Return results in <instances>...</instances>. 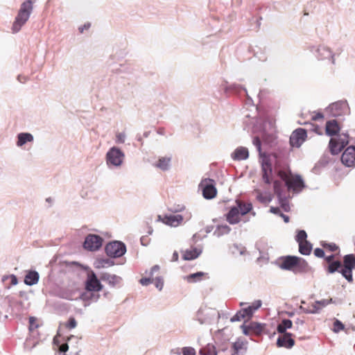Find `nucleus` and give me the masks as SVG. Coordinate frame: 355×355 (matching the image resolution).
Listing matches in <instances>:
<instances>
[{"mask_svg":"<svg viewBox=\"0 0 355 355\" xmlns=\"http://www.w3.org/2000/svg\"><path fill=\"white\" fill-rule=\"evenodd\" d=\"M36 0H26L21 4L20 8L12 26V31L13 33H18L28 20L33 10V3Z\"/></svg>","mask_w":355,"mask_h":355,"instance_id":"1","label":"nucleus"},{"mask_svg":"<svg viewBox=\"0 0 355 355\" xmlns=\"http://www.w3.org/2000/svg\"><path fill=\"white\" fill-rule=\"evenodd\" d=\"M291 170L288 172H279V177L284 182L285 186L288 191H293L295 193H299L305 187V183L300 175L296 174L293 178Z\"/></svg>","mask_w":355,"mask_h":355,"instance_id":"2","label":"nucleus"},{"mask_svg":"<svg viewBox=\"0 0 355 355\" xmlns=\"http://www.w3.org/2000/svg\"><path fill=\"white\" fill-rule=\"evenodd\" d=\"M126 245L121 241H112L106 244L105 252L107 257L112 259L119 258L126 252Z\"/></svg>","mask_w":355,"mask_h":355,"instance_id":"3","label":"nucleus"},{"mask_svg":"<svg viewBox=\"0 0 355 355\" xmlns=\"http://www.w3.org/2000/svg\"><path fill=\"white\" fill-rule=\"evenodd\" d=\"M125 158L124 153L116 146L110 148L105 155L106 164L108 167L121 166Z\"/></svg>","mask_w":355,"mask_h":355,"instance_id":"4","label":"nucleus"},{"mask_svg":"<svg viewBox=\"0 0 355 355\" xmlns=\"http://www.w3.org/2000/svg\"><path fill=\"white\" fill-rule=\"evenodd\" d=\"M340 273L349 283L353 282L352 271L355 268V255L348 254L344 256Z\"/></svg>","mask_w":355,"mask_h":355,"instance_id":"5","label":"nucleus"},{"mask_svg":"<svg viewBox=\"0 0 355 355\" xmlns=\"http://www.w3.org/2000/svg\"><path fill=\"white\" fill-rule=\"evenodd\" d=\"M326 112L330 116L336 117L349 114V107L346 100L338 101L331 103L327 108Z\"/></svg>","mask_w":355,"mask_h":355,"instance_id":"6","label":"nucleus"},{"mask_svg":"<svg viewBox=\"0 0 355 355\" xmlns=\"http://www.w3.org/2000/svg\"><path fill=\"white\" fill-rule=\"evenodd\" d=\"M348 143V132L342 133L338 136V139L331 138L329 143L330 153L334 155H338Z\"/></svg>","mask_w":355,"mask_h":355,"instance_id":"7","label":"nucleus"},{"mask_svg":"<svg viewBox=\"0 0 355 355\" xmlns=\"http://www.w3.org/2000/svg\"><path fill=\"white\" fill-rule=\"evenodd\" d=\"M103 239L98 234H89L83 242V248L90 252L98 250L103 245Z\"/></svg>","mask_w":355,"mask_h":355,"instance_id":"8","label":"nucleus"},{"mask_svg":"<svg viewBox=\"0 0 355 355\" xmlns=\"http://www.w3.org/2000/svg\"><path fill=\"white\" fill-rule=\"evenodd\" d=\"M100 277L98 278L96 274L91 270L88 272L85 282V289L87 291L99 292L103 290V285L101 282Z\"/></svg>","mask_w":355,"mask_h":355,"instance_id":"9","label":"nucleus"},{"mask_svg":"<svg viewBox=\"0 0 355 355\" xmlns=\"http://www.w3.org/2000/svg\"><path fill=\"white\" fill-rule=\"evenodd\" d=\"M310 51L319 60L331 59V63L335 64L334 54L331 49L324 45L312 46Z\"/></svg>","mask_w":355,"mask_h":355,"instance_id":"10","label":"nucleus"},{"mask_svg":"<svg viewBox=\"0 0 355 355\" xmlns=\"http://www.w3.org/2000/svg\"><path fill=\"white\" fill-rule=\"evenodd\" d=\"M199 187L202 189V196L205 199H212L217 194V190L215 187V182L210 178L202 180Z\"/></svg>","mask_w":355,"mask_h":355,"instance_id":"11","label":"nucleus"},{"mask_svg":"<svg viewBox=\"0 0 355 355\" xmlns=\"http://www.w3.org/2000/svg\"><path fill=\"white\" fill-rule=\"evenodd\" d=\"M307 138V132L305 129L298 128L290 136L289 143L292 147L300 148Z\"/></svg>","mask_w":355,"mask_h":355,"instance_id":"12","label":"nucleus"},{"mask_svg":"<svg viewBox=\"0 0 355 355\" xmlns=\"http://www.w3.org/2000/svg\"><path fill=\"white\" fill-rule=\"evenodd\" d=\"M261 172L263 182L267 184H270L271 183L270 177L272 173V166L269 157L266 155L262 157Z\"/></svg>","mask_w":355,"mask_h":355,"instance_id":"13","label":"nucleus"},{"mask_svg":"<svg viewBox=\"0 0 355 355\" xmlns=\"http://www.w3.org/2000/svg\"><path fill=\"white\" fill-rule=\"evenodd\" d=\"M342 163L347 167L355 166V146H348L341 156Z\"/></svg>","mask_w":355,"mask_h":355,"instance_id":"14","label":"nucleus"},{"mask_svg":"<svg viewBox=\"0 0 355 355\" xmlns=\"http://www.w3.org/2000/svg\"><path fill=\"white\" fill-rule=\"evenodd\" d=\"M277 339V346L278 347H285L286 349H291L295 345V340L292 338L293 334H280Z\"/></svg>","mask_w":355,"mask_h":355,"instance_id":"15","label":"nucleus"},{"mask_svg":"<svg viewBox=\"0 0 355 355\" xmlns=\"http://www.w3.org/2000/svg\"><path fill=\"white\" fill-rule=\"evenodd\" d=\"M99 277L101 281L106 282L108 285L114 288L120 284L122 278L116 275H111L107 272H101Z\"/></svg>","mask_w":355,"mask_h":355,"instance_id":"16","label":"nucleus"},{"mask_svg":"<svg viewBox=\"0 0 355 355\" xmlns=\"http://www.w3.org/2000/svg\"><path fill=\"white\" fill-rule=\"evenodd\" d=\"M296 264V256L288 255L282 257V262L279 264L280 268L286 270L295 271Z\"/></svg>","mask_w":355,"mask_h":355,"instance_id":"17","label":"nucleus"},{"mask_svg":"<svg viewBox=\"0 0 355 355\" xmlns=\"http://www.w3.org/2000/svg\"><path fill=\"white\" fill-rule=\"evenodd\" d=\"M240 213L239 209L236 206H233L230 207L228 212L225 215L226 218V220L230 225H236L238 224L240 221Z\"/></svg>","mask_w":355,"mask_h":355,"instance_id":"18","label":"nucleus"},{"mask_svg":"<svg viewBox=\"0 0 355 355\" xmlns=\"http://www.w3.org/2000/svg\"><path fill=\"white\" fill-rule=\"evenodd\" d=\"M340 130V127L336 119L327 121L325 125V133L327 136L334 137L337 135Z\"/></svg>","mask_w":355,"mask_h":355,"instance_id":"19","label":"nucleus"},{"mask_svg":"<svg viewBox=\"0 0 355 355\" xmlns=\"http://www.w3.org/2000/svg\"><path fill=\"white\" fill-rule=\"evenodd\" d=\"M100 297V295L96 291H85L80 295V299L87 304L85 306L89 305L92 302H96Z\"/></svg>","mask_w":355,"mask_h":355,"instance_id":"20","label":"nucleus"},{"mask_svg":"<svg viewBox=\"0 0 355 355\" xmlns=\"http://www.w3.org/2000/svg\"><path fill=\"white\" fill-rule=\"evenodd\" d=\"M183 220V216L180 214L176 215H164L163 217V223L171 227L178 226Z\"/></svg>","mask_w":355,"mask_h":355,"instance_id":"21","label":"nucleus"},{"mask_svg":"<svg viewBox=\"0 0 355 355\" xmlns=\"http://www.w3.org/2000/svg\"><path fill=\"white\" fill-rule=\"evenodd\" d=\"M231 157L234 160H245L249 157V152L247 148L240 146L234 150L232 153Z\"/></svg>","mask_w":355,"mask_h":355,"instance_id":"22","label":"nucleus"},{"mask_svg":"<svg viewBox=\"0 0 355 355\" xmlns=\"http://www.w3.org/2000/svg\"><path fill=\"white\" fill-rule=\"evenodd\" d=\"M40 279V275L36 270H28L24 277V284L27 286L37 284Z\"/></svg>","mask_w":355,"mask_h":355,"instance_id":"23","label":"nucleus"},{"mask_svg":"<svg viewBox=\"0 0 355 355\" xmlns=\"http://www.w3.org/2000/svg\"><path fill=\"white\" fill-rule=\"evenodd\" d=\"M248 325L251 333L256 336H260L264 333L266 327V324L265 323L254 321L250 322Z\"/></svg>","mask_w":355,"mask_h":355,"instance_id":"24","label":"nucleus"},{"mask_svg":"<svg viewBox=\"0 0 355 355\" xmlns=\"http://www.w3.org/2000/svg\"><path fill=\"white\" fill-rule=\"evenodd\" d=\"M342 266V261L337 259L336 261H332L331 263L324 265V268L327 274H333L336 272L340 273Z\"/></svg>","mask_w":355,"mask_h":355,"instance_id":"25","label":"nucleus"},{"mask_svg":"<svg viewBox=\"0 0 355 355\" xmlns=\"http://www.w3.org/2000/svg\"><path fill=\"white\" fill-rule=\"evenodd\" d=\"M17 146L18 147H21L27 142H32L34 139V137L32 134L29 132H21L19 133L17 136Z\"/></svg>","mask_w":355,"mask_h":355,"instance_id":"26","label":"nucleus"},{"mask_svg":"<svg viewBox=\"0 0 355 355\" xmlns=\"http://www.w3.org/2000/svg\"><path fill=\"white\" fill-rule=\"evenodd\" d=\"M309 264L307 261L302 258L296 256V264L295 267V273H302L307 271Z\"/></svg>","mask_w":355,"mask_h":355,"instance_id":"27","label":"nucleus"},{"mask_svg":"<svg viewBox=\"0 0 355 355\" xmlns=\"http://www.w3.org/2000/svg\"><path fill=\"white\" fill-rule=\"evenodd\" d=\"M171 157H162L159 158L155 166L163 171L169 170L171 167Z\"/></svg>","mask_w":355,"mask_h":355,"instance_id":"28","label":"nucleus"},{"mask_svg":"<svg viewBox=\"0 0 355 355\" xmlns=\"http://www.w3.org/2000/svg\"><path fill=\"white\" fill-rule=\"evenodd\" d=\"M293 327V322L290 319H283L280 323L277 326V331L279 334L288 333L287 329H291Z\"/></svg>","mask_w":355,"mask_h":355,"instance_id":"29","label":"nucleus"},{"mask_svg":"<svg viewBox=\"0 0 355 355\" xmlns=\"http://www.w3.org/2000/svg\"><path fill=\"white\" fill-rule=\"evenodd\" d=\"M201 253L202 250L194 248L192 250H187L184 252L182 257L184 260H193L198 258Z\"/></svg>","mask_w":355,"mask_h":355,"instance_id":"30","label":"nucleus"},{"mask_svg":"<svg viewBox=\"0 0 355 355\" xmlns=\"http://www.w3.org/2000/svg\"><path fill=\"white\" fill-rule=\"evenodd\" d=\"M206 275L207 274L200 271L189 274V275L184 277V279L189 283H196L200 282L202 279V277Z\"/></svg>","mask_w":355,"mask_h":355,"instance_id":"31","label":"nucleus"},{"mask_svg":"<svg viewBox=\"0 0 355 355\" xmlns=\"http://www.w3.org/2000/svg\"><path fill=\"white\" fill-rule=\"evenodd\" d=\"M237 206L236 207L239 209V213L241 216H245L248 213L250 212L253 208L252 204L251 202H243L239 200H236Z\"/></svg>","mask_w":355,"mask_h":355,"instance_id":"32","label":"nucleus"},{"mask_svg":"<svg viewBox=\"0 0 355 355\" xmlns=\"http://www.w3.org/2000/svg\"><path fill=\"white\" fill-rule=\"evenodd\" d=\"M241 91H243L245 93H247L246 89L243 86H242L239 84L233 83V84H231V85H227L225 87V92L227 94V93L240 94Z\"/></svg>","mask_w":355,"mask_h":355,"instance_id":"33","label":"nucleus"},{"mask_svg":"<svg viewBox=\"0 0 355 355\" xmlns=\"http://www.w3.org/2000/svg\"><path fill=\"white\" fill-rule=\"evenodd\" d=\"M114 265V261L111 259H97L94 262V267L96 268H103L112 266Z\"/></svg>","mask_w":355,"mask_h":355,"instance_id":"34","label":"nucleus"},{"mask_svg":"<svg viewBox=\"0 0 355 355\" xmlns=\"http://www.w3.org/2000/svg\"><path fill=\"white\" fill-rule=\"evenodd\" d=\"M298 245L299 252L301 254L307 256L311 254L313 246L309 241H305L304 242H300Z\"/></svg>","mask_w":355,"mask_h":355,"instance_id":"35","label":"nucleus"},{"mask_svg":"<svg viewBox=\"0 0 355 355\" xmlns=\"http://www.w3.org/2000/svg\"><path fill=\"white\" fill-rule=\"evenodd\" d=\"M216 347L213 344H207L205 347L201 348L199 351V355H217Z\"/></svg>","mask_w":355,"mask_h":355,"instance_id":"36","label":"nucleus"},{"mask_svg":"<svg viewBox=\"0 0 355 355\" xmlns=\"http://www.w3.org/2000/svg\"><path fill=\"white\" fill-rule=\"evenodd\" d=\"M230 231L231 228L227 225H218L214 232V235L216 237H220L223 235L228 234Z\"/></svg>","mask_w":355,"mask_h":355,"instance_id":"37","label":"nucleus"},{"mask_svg":"<svg viewBox=\"0 0 355 355\" xmlns=\"http://www.w3.org/2000/svg\"><path fill=\"white\" fill-rule=\"evenodd\" d=\"M258 125H259V130L261 133L262 137H264L266 135H268L266 130L267 126H270L271 128H272L271 123L266 120H261L257 121V125L254 126L255 130L257 129Z\"/></svg>","mask_w":355,"mask_h":355,"instance_id":"38","label":"nucleus"},{"mask_svg":"<svg viewBox=\"0 0 355 355\" xmlns=\"http://www.w3.org/2000/svg\"><path fill=\"white\" fill-rule=\"evenodd\" d=\"M300 309L303 313H305L316 314V313H320V311L321 310V307H319L316 304H313L311 306H308V307H304L302 306H300Z\"/></svg>","mask_w":355,"mask_h":355,"instance_id":"39","label":"nucleus"},{"mask_svg":"<svg viewBox=\"0 0 355 355\" xmlns=\"http://www.w3.org/2000/svg\"><path fill=\"white\" fill-rule=\"evenodd\" d=\"M218 346L217 352L218 353L223 352L225 354H230V349L231 347V345L230 343L226 340L222 342L221 343H216Z\"/></svg>","mask_w":355,"mask_h":355,"instance_id":"40","label":"nucleus"},{"mask_svg":"<svg viewBox=\"0 0 355 355\" xmlns=\"http://www.w3.org/2000/svg\"><path fill=\"white\" fill-rule=\"evenodd\" d=\"M274 192L277 195V198H280V196H284L283 194V185L281 181L275 180L273 182Z\"/></svg>","mask_w":355,"mask_h":355,"instance_id":"41","label":"nucleus"},{"mask_svg":"<svg viewBox=\"0 0 355 355\" xmlns=\"http://www.w3.org/2000/svg\"><path fill=\"white\" fill-rule=\"evenodd\" d=\"M279 204L280 207L282 208V209L288 212L291 210L290 205L288 200L287 198L285 196H280V198H278Z\"/></svg>","mask_w":355,"mask_h":355,"instance_id":"42","label":"nucleus"},{"mask_svg":"<svg viewBox=\"0 0 355 355\" xmlns=\"http://www.w3.org/2000/svg\"><path fill=\"white\" fill-rule=\"evenodd\" d=\"M257 200L263 204H266L272 200V197L270 194L263 196L260 191H257Z\"/></svg>","mask_w":355,"mask_h":355,"instance_id":"43","label":"nucleus"},{"mask_svg":"<svg viewBox=\"0 0 355 355\" xmlns=\"http://www.w3.org/2000/svg\"><path fill=\"white\" fill-rule=\"evenodd\" d=\"M252 144L256 147L257 151L259 152V155L262 157L266 155L263 153L261 151V141L259 136H256L252 139Z\"/></svg>","mask_w":355,"mask_h":355,"instance_id":"44","label":"nucleus"},{"mask_svg":"<svg viewBox=\"0 0 355 355\" xmlns=\"http://www.w3.org/2000/svg\"><path fill=\"white\" fill-rule=\"evenodd\" d=\"M306 238H307L306 232L303 230H298L297 232V234L295 236V241L298 243H300V242H304L305 241H307Z\"/></svg>","mask_w":355,"mask_h":355,"instance_id":"45","label":"nucleus"},{"mask_svg":"<svg viewBox=\"0 0 355 355\" xmlns=\"http://www.w3.org/2000/svg\"><path fill=\"white\" fill-rule=\"evenodd\" d=\"M233 254L239 252L240 255H244L246 252V248L244 246H242L241 245L239 244L234 243L233 245Z\"/></svg>","mask_w":355,"mask_h":355,"instance_id":"46","label":"nucleus"},{"mask_svg":"<svg viewBox=\"0 0 355 355\" xmlns=\"http://www.w3.org/2000/svg\"><path fill=\"white\" fill-rule=\"evenodd\" d=\"M321 245L324 248L329 250L330 252H335L338 249V246L334 243H327L323 241Z\"/></svg>","mask_w":355,"mask_h":355,"instance_id":"47","label":"nucleus"},{"mask_svg":"<svg viewBox=\"0 0 355 355\" xmlns=\"http://www.w3.org/2000/svg\"><path fill=\"white\" fill-rule=\"evenodd\" d=\"M345 329L344 324L338 319H336L334 322L333 331L335 333H338Z\"/></svg>","mask_w":355,"mask_h":355,"instance_id":"48","label":"nucleus"},{"mask_svg":"<svg viewBox=\"0 0 355 355\" xmlns=\"http://www.w3.org/2000/svg\"><path fill=\"white\" fill-rule=\"evenodd\" d=\"M239 311L241 312V313L243 314L244 318L245 317L250 318L254 314V312L252 311L251 307H250L249 306L246 308L241 309Z\"/></svg>","mask_w":355,"mask_h":355,"instance_id":"49","label":"nucleus"},{"mask_svg":"<svg viewBox=\"0 0 355 355\" xmlns=\"http://www.w3.org/2000/svg\"><path fill=\"white\" fill-rule=\"evenodd\" d=\"M155 286L159 290L162 291L164 287V279L162 277H157L155 279Z\"/></svg>","mask_w":355,"mask_h":355,"instance_id":"50","label":"nucleus"},{"mask_svg":"<svg viewBox=\"0 0 355 355\" xmlns=\"http://www.w3.org/2000/svg\"><path fill=\"white\" fill-rule=\"evenodd\" d=\"M182 352L183 355H196V350L191 347H184Z\"/></svg>","mask_w":355,"mask_h":355,"instance_id":"51","label":"nucleus"},{"mask_svg":"<svg viewBox=\"0 0 355 355\" xmlns=\"http://www.w3.org/2000/svg\"><path fill=\"white\" fill-rule=\"evenodd\" d=\"M242 319H244L243 318V314L241 313V312L240 311H238L231 318H230V322H238V321H241Z\"/></svg>","mask_w":355,"mask_h":355,"instance_id":"52","label":"nucleus"},{"mask_svg":"<svg viewBox=\"0 0 355 355\" xmlns=\"http://www.w3.org/2000/svg\"><path fill=\"white\" fill-rule=\"evenodd\" d=\"M126 135L125 132L118 133L116 136V143L123 144L125 140Z\"/></svg>","mask_w":355,"mask_h":355,"instance_id":"53","label":"nucleus"},{"mask_svg":"<svg viewBox=\"0 0 355 355\" xmlns=\"http://www.w3.org/2000/svg\"><path fill=\"white\" fill-rule=\"evenodd\" d=\"M262 305V302L260 300H255L252 305L249 306L251 307L252 311L254 313L255 311L258 310Z\"/></svg>","mask_w":355,"mask_h":355,"instance_id":"54","label":"nucleus"},{"mask_svg":"<svg viewBox=\"0 0 355 355\" xmlns=\"http://www.w3.org/2000/svg\"><path fill=\"white\" fill-rule=\"evenodd\" d=\"M313 253H314V255L318 258H324L325 256L324 250L322 248H316L314 250Z\"/></svg>","mask_w":355,"mask_h":355,"instance_id":"55","label":"nucleus"},{"mask_svg":"<svg viewBox=\"0 0 355 355\" xmlns=\"http://www.w3.org/2000/svg\"><path fill=\"white\" fill-rule=\"evenodd\" d=\"M36 318L35 317L29 318V330L33 331L35 329L37 328L38 325L35 324Z\"/></svg>","mask_w":355,"mask_h":355,"instance_id":"56","label":"nucleus"},{"mask_svg":"<svg viewBox=\"0 0 355 355\" xmlns=\"http://www.w3.org/2000/svg\"><path fill=\"white\" fill-rule=\"evenodd\" d=\"M202 311L203 310L202 309H200L197 313H196V320L200 323V324H203L205 322V319L202 317Z\"/></svg>","mask_w":355,"mask_h":355,"instance_id":"57","label":"nucleus"},{"mask_svg":"<svg viewBox=\"0 0 355 355\" xmlns=\"http://www.w3.org/2000/svg\"><path fill=\"white\" fill-rule=\"evenodd\" d=\"M153 279L151 277H143L141 279H139V283L142 285V286H148V284H150V283L153 282Z\"/></svg>","mask_w":355,"mask_h":355,"instance_id":"58","label":"nucleus"},{"mask_svg":"<svg viewBox=\"0 0 355 355\" xmlns=\"http://www.w3.org/2000/svg\"><path fill=\"white\" fill-rule=\"evenodd\" d=\"M240 327L242 329L243 334L245 336H249L250 334L251 333V331L249 328V325L245 324V322L243 324H241Z\"/></svg>","mask_w":355,"mask_h":355,"instance_id":"59","label":"nucleus"},{"mask_svg":"<svg viewBox=\"0 0 355 355\" xmlns=\"http://www.w3.org/2000/svg\"><path fill=\"white\" fill-rule=\"evenodd\" d=\"M314 304L318 306L319 307H321L322 309L329 304V301H327V300L324 299L321 300H317L315 302Z\"/></svg>","mask_w":355,"mask_h":355,"instance_id":"60","label":"nucleus"},{"mask_svg":"<svg viewBox=\"0 0 355 355\" xmlns=\"http://www.w3.org/2000/svg\"><path fill=\"white\" fill-rule=\"evenodd\" d=\"M77 322L74 318L71 317L69 319L67 327L69 329H73L76 327Z\"/></svg>","mask_w":355,"mask_h":355,"instance_id":"61","label":"nucleus"},{"mask_svg":"<svg viewBox=\"0 0 355 355\" xmlns=\"http://www.w3.org/2000/svg\"><path fill=\"white\" fill-rule=\"evenodd\" d=\"M318 164L321 166L322 167H324L327 164L329 163V157L327 156H323L322 157L320 160L318 162Z\"/></svg>","mask_w":355,"mask_h":355,"instance_id":"62","label":"nucleus"},{"mask_svg":"<svg viewBox=\"0 0 355 355\" xmlns=\"http://www.w3.org/2000/svg\"><path fill=\"white\" fill-rule=\"evenodd\" d=\"M150 241L148 235L142 236L140 239V243L143 246H147L150 243Z\"/></svg>","mask_w":355,"mask_h":355,"instance_id":"63","label":"nucleus"},{"mask_svg":"<svg viewBox=\"0 0 355 355\" xmlns=\"http://www.w3.org/2000/svg\"><path fill=\"white\" fill-rule=\"evenodd\" d=\"M184 209V206L182 205H178L175 207H170L169 208V211L171 212H174V213L182 211Z\"/></svg>","mask_w":355,"mask_h":355,"instance_id":"64","label":"nucleus"}]
</instances>
